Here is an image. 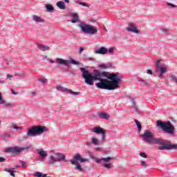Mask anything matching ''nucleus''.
<instances>
[{
  "label": "nucleus",
  "mask_w": 177,
  "mask_h": 177,
  "mask_svg": "<svg viewBox=\"0 0 177 177\" xmlns=\"http://www.w3.org/2000/svg\"><path fill=\"white\" fill-rule=\"evenodd\" d=\"M82 73V78L84 80L85 84L93 86V81H99L95 84V86L100 89H107L108 91H114L120 87V82L122 80V77L118 76V73H111L110 72L101 71L94 70L93 73L85 68H80Z\"/></svg>",
  "instance_id": "1"
},
{
  "label": "nucleus",
  "mask_w": 177,
  "mask_h": 177,
  "mask_svg": "<svg viewBox=\"0 0 177 177\" xmlns=\"http://www.w3.org/2000/svg\"><path fill=\"white\" fill-rule=\"evenodd\" d=\"M70 16L73 19L71 21V23H79L77 27L80 28L81 32H83V34H88V35H95L97 34V28L94 26L87 25L86 23L81 21L80 16L76 12H71Z\"/></svg>",
  "instance_id": "2"
},
{
  "label": "nucleus",
  "mask_w": 177,
  "mask_h": 177,
  "mask_svg": "<svg viewBox=\"0 0 177 177\" xmlns=\"http://www.w3.org/2000/svg\"><path fill=\"white\" fill-rule=\"evenodd\" d=\"M140 138H142V140L146 142V143L158 145L159 147L160 146H162L164 142V139L154 138L153 133L149 130H146L143 134L140 135Z\"/></svg>",
  "instance_id": "3"
},
{
  "label": "nucleus",
  "mask_w": 177,
  "mask_h": 177,
  "mask_svg": "<svg viewBox=\"0 0 177 177\" xmlns=\"http://www.w3.org/2000/svg\"><path fill=\"white\" fill-rule=\"evenodd\" d=\"M44 60H47V62H49V63H51V64H53L54 63H57V64H60L61 66H66V67H68L71 64H75V66H80V62L75 61V59H64L62 58H56L55 62L48 57V56H44Z\"/></svg>",
  "instance_id": "4"
},
{
  "label": "nucleus",
  "mask_w": 177,
  "mask_h": 177,
  "mask_svg": "<svg viewBox=\"0 0 177 177\" xmlns=\"http://www.w3.org/2000/svg\"><path fill=\"white\" fill-rule=\"evenodd\" d=\"M46 131H48V129L45 126H33L28 129L26 133V138H32V136L42 135V133L46 132Z\"/></svg>",
  "instance_id": "5"
},
{
  "label": "nucleus",
  "mask_w": 177,
  "mask_h": 177,
  "mask_svg": "<svg viewBox=\"0 0 177 177\" xmlns=\"http://www.w3.org/2000/svg\"><path fill=\"white\" fill-rule=\"evenodd\" d=\"M157 126L160 127L163 132H165L169 135L172 136L174 135V133H175V127H174V124H172L170 121L162 122L160 120H158Z\"/></svg>",
  "instance_id": "6"
},
{
  "label": "nucleus",
  "mask_w": 177,
  "mask_h": 177,
  "mask_svg": "<svg viewBox=\"0 0 177 177\" xmlns=\"http://www.w3.org/2000/svg\"><path fill=\"white\" fill-rule=\"evenodd\" d=\"M86 161H88V159L84 158L82 156H81V154L77 153L73 157V159L70 160V162L72 164V165H75V169L77 171L82 172L84 169L81 167V164H80V162H86Z\"/></svg>",
  "instance_id": "7"
},
{
  "label": "nucleus",
  "mask_w": 177,
  "mask_h": 177,
  "mask_svg": "<svg viewBox=\"0 0 177 177\" xmlns=\"http://www.w3.org/2000/svg\"><path fill=\"white\" fill-rule=\"evenodd\" d=\"M62 161L67 162V160H66V154L60 152H57L55 156L51 155L48 158V164H50V165H55L56 162H62Z\"/></svg>",
  "instance_id": "8"
},
{
  "label": "nucleus",
  "mask_w": 177,
  "mask_h": 177,
  "mask_svg": "<svg viewBox=\"0 0 177 177\" xmlns=\"http://www.w3.org/2000/svg\"><path fill=\"white\" fill-rule=\"evenodd\" d=\"M93 159L95 160L97 164H100V162H102V161L105 162L102 164L104 168H106L107 169H111V168H113V165H111V163H106L109 162V161H111V160H114V158L113 157L102 158L100 159L93 158Z\"/></svg>",
  "instance_id": "9"
},
{
  "label": "nucleus",
  "mask_w": 177,
  "mask_h": 177,
  "mask_svg": "<svg viewBox=\"0 0 177 177\" xmlns=\"http://www.w3.org/2000/svg\"><path fill=\"white\" fill-rule=\"evenodd\" d=\"M156 73L159 78H162L164 74L167 73V66L165 65L160 64V60L157 61L156 63Z\"/></svg>",
  "instance_id": "10"
},
{
  "label": "nucleus",
  "mask_w": 177,
  "mask_h": 177,
  "mask_svg": "<svg viewBox=\"0 0 177 177\" xmlns=\"http://www.w3.org/2000/svg\"><path fill=\"white\" fill-rule=\"evenodd\" d=\"M159 150H177V144L171 145L168 143V140H163L162 146L158 147Z\"/></svg>",
  "instance_id": "11"
},
{
  "label": "nucleus",
  "mask_w": 177,
  "mask_h": 177,
  "mask_svg": "<svg viewBox=\"0 0 177 177\" xmlns=\"http://www.w3.org/2000/svg\"><path fill=\"white\" fill-rule=\"evenodd\" d=\"M31 149L30 146H27L26 147H9L6 148L4 151L5 153H21V151H24V150H28Z\"/></svg>",
  "instance_id": "12"
},
{
  "label": "nucleus",
  "mask_w": 177,
  "mask_h": 177,
  "mask_svg": "<svg viewBox=\"0 0 177 177\" xmlns=\"http://www.w3.org/2000/svg\"><path fill=\"white\" fill-rule=\"evenodd\" d=\"M93 132L97 133V135H102V140H104L106 139V130L100 127H95L93 128Z\"/></svg>",
  "instance_id": "13"
},
{
  "label": "nucleus",
  "mask_w": 177,
  "mask_h": 177,
  "mask_svg": "<svg viewBox=\"0 0 177 177\" xmlns=\"http://www.w3.org/2000/svg\"><path fill=\"white\" fill-rule=\"evenodd\" d=\"M56 90L57 91H61V92H65V93H71V95H75V96H78V95H80V93L78 92H75V91H73L71 89H68L66 88H64L60 85H57L56 86Z\"/></svg>",
  "instance_id": "14"
},
{
  "label": "nucleus",
  "mask_w": 177,
  "mask_h": 177,
  "mask_svg": "<svg viewBox=\"0 0 177 177\" xmlns=\"http://www.w3.org/2000/svg\"><path fill=\"white\" fill-rule=\"evenodd\" d=\"M129 32H134V34H139V30L136 28V26L134 24L130 23L129 27L127 28Z\"/></svg>",
  "instance_id": "15"
},
{
  "label": "nucleus",
  "mask_w": 177,
  "mask_h": 177,
  "mask_svg": "<svg viewBox=\"0 0 177 177\" xmlns=\"http://www.w3.org/2000/svg\"><path fill=\"white\" fill-rule=\"evenodd\" d=\"M109 50L106 47H100L95 51L96 55H107Z\"/></svg>",
  "instance_id": "16"
},
{
  "label": "nucleus",
  "mask_w": 177,
  "mask_h": 177,
  "mask_svg": "<svg viewBox=\"0 0 177 177\" xmlns=\"http://www.w3.org/2000/svg\"><path fill=\"white\" fill-rule=\"evenodd\" d=\"M32 19L35 23H44L45 22V19H42L41 17H39L38 15H32Z\"/></svg>",
  "instance_id": "17"
},
{
  "label": "nucleus",
  "mask_w": 177,
  "mask_h": 177,
  "mask_svg": "<svg viewBox=\"0 0 177 177\" xmlns=\"http://www.w3.org/2000/svg\"><path fill=\"white\" fill-rule=\"evenodd\" d=\"M37 151L41 158H46V157H48V152L44 150V149H37Z\"/></svg>",
  "instance_id": "18"
},
{
  "label": "nucleus",
  "mask_w": 177,
  "mask_h": 177,
  "mask_svg": "<svg viewBox=\"0 0 177 177\" xmlns=\"http://www.w3.org/2000/svg\"><path fill=\"white\" fill-rule=\"evenodd\" d=\"M98 115L102 120H109L110 118V115L106 112L98 113Z\"/></svg>",
  "instance_id": "19"
},
{
  "label": "nucleus",
  "mask_w": 177,
  "mask_h": 177,
  "mask_svg": "<svg viewBox=\"0 0 177 177\" xmlns=\"http://www.w3.org/2000/svg\"><path fill=\"white\" fill-rule=\"evenodd\" d=\"M131 102H132V107L134 109V111L137 113L138 114H140V111L138 109V106H136V102L135 101V99L132 98L131 99Z\"/></svg>",
  "instance_id": "20"
},
{
  "label": "nucleus",
  "mask_w": 177,
  "mask_h": 177,
  "mask_svg": "<svg viewBox=\"0 0 177 177\" xmlns=\"http://www.w3.org/2000/svg\"><path fill=\"white\" fill-rule=\"evenodd\" d=\"M38 49H39L40 50H42L43 52L50 50V48L45 45H38Z\"/></svg>",
  "instance_id": "21"
},
{
  "label": "nucleus",
  "mask_w": 177,
  "mask_h": 177,
  "mask_svg": "<svg viewBox=\"0 0 177 177\" xmlns=\"http://www.w3.org/2000/svg\"><path fill=\"white\" fill-rule=\"evenodd\" d=\"M57 6L62 10H64L66 9V3L63 2L62 1H59L57 3Z\"/></svg>",
  "instance_id": "22"
},
{
  "label": "nucleus",
  "mask_w": 177,
  "mask_h": 177,
  "mask_svg": "<svg viewBox=\"0 0 177 177\" xmlns=\"http://www.w3.org/2000/svg\"><path fill=\"white\" fill-rule=\"evenodd\" d=\"M111 67V65L109 64H101L98 65V68L101 70H107V68H110Z\"/></svg>",
  "instance_id": "23"
},
{
  "label": "nucleus",
  "mask_w": 177,
  "mask_h": 177,
  "mask_svg": "<svg viewBox=\"0 0 177 177\" xmlns=\"http://www.w3.org/2000/svg\"><path fill=\"white\" fill-rule=\"evenodd\" d=\"M33 175H34V176H36V177H50V176H48V174H44L40 171H37V172L34 173Z\"/></svg>",
  "instance_id": "24"
},
{
  "label": "nucleus",
  "mask_w": 177,
  "mask_h": 177,
  "mask_svg": "<svg viewBox=\"0 0 177 177\" xmlns=\"http://www.w3.org/2000/svg\"><path fill=\"white\" fill-rule=\"evenodd\" d=\"M46 9L47 12H53L55 10V8L51 4H46Z\"/></svg>",
  "instance_id": "25"
},
{
  "label": "nucleus",
  "mask_w": 177,
  "mask_h": 177,
  "mask_svg": "<svg viewBox=\"0 0 177 177\" xmlns=\"http://www.w3.org/2000/svg\"><path fill=\"white\" fill-rule=\"evenodd\" d=\"M37 81H38V82H41V84H43V85L48 84V79L46 78H37Z\"/></svg>",
  "instance_id": "26"
},
{
  "label": "nucleus",
  "mask_w": 177,
  "mask_h": 177,
  "mask_svg": "<svg viewBox=\"0 0 177 177\" xmlns=\"http://www.w3.org/2000/svg\"><path fill=\"white\" fill-rule=\"evenodd\" d=\"M13 169H5L4 171H6V172H8L11 176L15 177V172L16 171H15Z\"/></svg>",
  "instance_id": "27"
},
{
  "label": "nucleus",
  "mask_w": 177,
  "mask_h": 177,
  "mask_svg": "<svg viewBox=\"0 0 177 177\" xmlns=\"http://www.w3.org/2000/svg\"><path fill=\"white\" fill-rule=\"evenodd\" d=\"M11 128H12V129H16L17 131H19V132H21V130L23 129L22 127H19L16 124H12L11 126Z\"/></svg>",
  "instance_id": "28"
},
{
  "label": "nucleus",
  "mask_w": 177,
  "mask_h": 177,
  "mask_svg": "<svg viewBox=\"0 0 177 177\" xmlns=\"http://www.w3.org/2000/svg\"><path fill=\"white\" fill-rule=\"evenodd\" d=\"M91 143L93 145H94V146H99V145H100V142H99V140H97L96 138H92Z\"/></svg>",
  "instance_id": "29"
},
{
  "label": "nucleus",
  "mask_w": 177,
  "mask_h": 177,
  "mask_svg": "<svg viewBox=\"0 0 177 177\" xmlns=\"http://www.w3.org/2000/svg\"><path fill=\"white\" fill-rule=\"evenodd\" d=\"M134 121L136 122V124L137 125V127L138 128L139 132H140V131H142V124H140V122L138 120L136 119Z\"/></svg>",
  "instance_id": "30"
},
{
  "label": "nucleus",
  "mask_w": 177,
  "mask_h": 177,
  "mask_svg": "<svg viewBox=\"0 0 177 177\" xmlns=\"http://www.w3.org/2000/svg\"><path fill=\"white\" fill-rule=\"evenodd\" d=\"M75 3H77V5H81L82 6H85L86 8H89V6H88V4H86L85 2L75 1Z\"/></svg>",
  "instance_id": "31"
},
{
  "label": "nucleus",
  "mask_w": 177,
  "mask_h": 177,
  "mask_svg": "<svg viewBox=\"0 0 177 177\" xmlns=\"http://www.w3.org/2000/svg\"><path fill=\"white\" fill-rule=\"evenodd\" d=\"M139 81L140 82H142L144 85H146L147 86H148L149 85H150V83L147 82V81L144 80L142 78H140L139 79Z\"/></svg>",
  "instance_id": "32"
},
{
  "label": "nucleus",
  "mask_w": 177,
  "mask_h": 177,
  "mask_svg": "<svg viewBox=\"0 0 177 177\" xmlns=\"http://www.w3.org/2000/svg\"><path fill=\"white\" fill-rule=\"evenodd\" d=\"M166 5H167V6H170V8H176L177 7L176 5L169 3V2H167Z\"/></svg>",
  "instance_id": "33"
},
{
  "label": "nucleus",
  "mask_w": 177,
  "mask_h": 177,
  "mask_svg": "<svg viewBox=\"0 0 177 177\" xmlns=\"http://www.w3.org/2000/svg\"><path fill=\"white\" fill-rule=\"evenodd\" d=\"M1 104H5V106H6L7 107H12V104L10 102H6L5 101V103H1Z\"/></svg>",
  "instance_id": "34"
},
{
  "label": "nucleus",
  "mask_w": 177,
  "mask_h": 177,
  "mask_svg": "<svg viewBox=\"0 0 177 177\" xmlns=\"http://www.w3.org/2000/svg\"><path fill=\"white\" fill-rule=\"evenodd\" d=\"M140 157H142V158H147V155H146V153L145 152L140 153Z\"/></svg>",
  "instance_id": "35"
},
{
  "label": "nucleus",
  "mask_w": 177,
  "mask_h": 177,
  "mask_svg": "<svg viewBox=\"0 0 177 177\" xmlns=\"http://www.w3.org/2000/svg\"><path fill=\"white\" fill-rule=\"evenodd\" d=\"M20 162L21 163V167H23V168H27V163H26V162L21 160Z\"/></svg>",
  "instance_id": "36"
},
{
  "label": "nucleus",
  "mask_w": 177,
  "mask_h": 177,
  "mask_svg": "<svg viewBox=\"0 0 177 177\" xmlns=\"http://www.w3.org/2000/svg\"><path fill=\"white\" fill-rule=\"evenodd\" d=\"M5 103V100L2 99V93H0V104Z\"/></svg>",
  "instance_id": "37"
},
{
  "label": "nucleus",
  "mask_w": 177,
  "mask_h": 177,
  "mask_svg": "<svg viewBox=\"0 0 177 177\" xmlns=\"http://www.w3.org/2000/svg\"><path fill=\"white\" fill-rule=\"evenodd\" d=\"M114 49H115V48H114V47H111V48H109V53H114Z\"/></svg>",
  "instance_id": "38"
},
{
  "label": "nucleus",
  "mask_w": 177,
  "mask_h": 177,
  "mask_svg": "<svg viewBox=\"0 0 177 177\" xmlns=\"http://www.w3.org/2000/svg\"><path fill=\"white\" fill-rule=\"evenodd\" d=\"M12 78H13V75H10V74H7L6 80H12Z\"/></svg>",
  "instance_id": "39"
},
{
  "label": "nucleus",
  "mask_w": 177,
  "mask_h": 177,
  "mask_svg": "<svg viewBox=\"0 0 177 177\" xmlns=\"http://www.w3.org/2000/svg\"><path fill=\"white\" fill-rule=\"evenodd\" d=\"M141 165H143V167H145V168H146L147 167V164L144 160L141 161Z\"/></svg>",
  "instance_id": "40"
},
{
  "label": "nucleus",
  "mask_w": 177,
  "mask_h": 177,
  "mask_svg": "<svg viewBox=\"0 0 177 177\" xmlns=\"http://www.w3.org/2000/svg\"><path fill=\"white\" fill-rule=\"evenodd\" d=\"M86 146H87L88 147H91V146H92V141L91 142H86Z\"/></svg>",
  "instance_id": "41"
},
{
  "label": "nucleus",
  "mask_w": 177,
  "mask_h": 177,
  "mask_svg": "<svg viewBox=\"0 0 177 177\" xmlns=\"http://www.w3.org/2000/svg\"><path fill=\"white\" fill-rule=\"evenodd\" d=\"M69 72H70V74H72V75H75L77 74L75 71L74 70L69 71Z\"/></svg>",
  "instance_id": "42"
},
{
  "label": "nucleus",
  "mask_w": 177,
  "mask_h": 177,
  "mask_svg": "<svg viewBox=\"0 0 177 177\" xmlns=\"http://www.w3.org/2000/svg\"><path fill=\"white\" fill-rule=\"evenodd\" d=\"M147 74H149L150 75H153V71L150 69H148L147 71Z\"/></svg>",
  "instance_id": "43"
},
{
  "label": "nucleus",
  "mask_w": 177,
  "mask_h": 177,
  "mask_svg": "<svg viewBox=\"0 0 177 177\" xmlns=\"http://www.w3.org/2000/svg\"><path fill=\"white\" fill-rule=\"evenodd\" d=\"M6 161V159H5V158L3 157H0V162H3Z\"/></svg>",
  "instance_id": "44"
},
{
  "label": "nucleus",
  "mask_w": 177,
  "mask_h": 177,
  "mask_svg": "<svg viewBox=\"0 0 177 177\" xmlns=\"http://www.w3.org/2000/svg\"><path fill=\"white\" fill-rule=\"evenodd\" d=\"M161 30V31H162V32H168V29H167V28H161L160 29Z\"/></svg>",
  "instance_id": "45"
},
{
  "label": "nucleus",
  "mask_w": 177,
  "mask_h": 177,
  "mask_svg": "<svg viewBox=\"0 0 177 177\" xmlns=\"http://www.w3.org/2000/svg\"><path fill=\"white\" fill-rule=\"evenodd\" d=\"M50 153H51V154H53V155H54V157H55V156H56V154L57 153H56V152L55 151V150H51V151H50Z\"/></svg>",
  "instance_id": "46"
},
{
  "label": "nucleus",
  "mask_w": 177,
  "mask_h": 177,
  "mask_svg": "<svg viewBox=\"0 0 177 177\" xmlns=\"http://www.w3.org/2000/svg\"><path fill=\"white\" fill-rule=\"evenodd\" d=\"M11 93H12V95H17V93L13 89H11Z\"/></svg>",
  "instance_id": "47"
},
{
  "label": "nucleus",
  "mask_w": 177,
  "mask_h": 177,
  "mask_svg": "<svg viewBox=\"0 0 177 177\" xmlns=\"http://www.w3.org/2000/svg\"><path fill=\"white\" fill-rule=\"evenodd\" d=\"M88 60L91 61V62H93L95 60V58L93 57H90L88 58Z\"/></svg>",
  "instance_id": "48"
},
{
  "label": "nucleus",
  "mask_w": 177,
  "mask_h": 177,
  "mask_svg": "<svg viewBox=\"0 0 177 177\" xmlns=\"http://www.w3.org/2000/svg\"><path fill=\"white\" fill-rule=\"evenodd\" d=\"M83 50H84V48H80V53H82Z\"/></svg>",
  "instance_id": "49"
},
{
  "label": "nucleus",
  "mask_w": 177,
  "mask_h": 177,
  "mask_svg": "<svg viewBox=\"0 0 177 177\" xmlns=\"http://www.w3.org/2000/svg\"><path fill=\"white\" fill-rule=\"evenodd\" d=\"M64 2H66V3H70V0H64Z\"/></svg>",
  "instance_id": "50"
},
{
  "label": "nucleus",
  "mask_w": 177,
  "mask_h": 177,
  "mask_svg": "<svg viewBox=\"0 0 177 177\" xmlns=\"http://www.w3.org/2000/svg\"><path fill=\"white\" fill-rule=\"evenodd\" d=\"M5 83V81L3 80H0V84H4Z\"/></svg>",
  "instance_id": "51"
},
{
  "label": "nucleus",
  "mask_w": 177,
  "mask_h": 177,
  "mask_svg": "<svg viewBox=\"0 0 177 177\" xmlns=\"http://www.w3.org/2000/svg\"><path fill=\"white\" fill-rule=\"evenodd\" d=\"M32 95H33L34 96H35V92H32Z\"/></svg>",
  "instance_id": "52"
},
{
  "label": "nucleus",
  "mask_w": 177,
  "mask_h": 177,
  "mask_svg": "<svg viewBox=\"0 0 177 177\" xmlns=\"http://www.w3.org/2000/svg\"><path fill=\"white\" fill-rule=\"evenodd\" d=\"M104 30L106 31V32H107V29L104 28Z\"/></svg>",
  "instance_id": "53"
},
{
  "label": "nucleus",
  "mask_w": 177,
  "mask_h": 177,
  "mask_svg": "<svg viewBox=\"0 0 177 177\" xmlns=\"http://www.w3.org/2000/svg\"><path fill=\"white\" fill-rule=\"evenodd\" d=\"M97 151H99V149H97Z\"/></svg>",
  "instance_id": "54"
}]
</instances>
